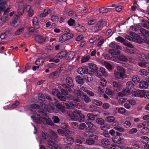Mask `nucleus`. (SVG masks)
I'll list each match as a JSON object with an SVG mask.
<instances>
[{"label":"nucleus","mask_w":149,"mask_h":149,"mask_svg":"<svg viewBox=\"0 0 149 149\" xmlns=\"http://www.w3.org/2000/svg\"><path fill=\"white\" fill-rule=\"evenodd\" d=\"M102 29V26L100 25V23L98 22L92 28V31L95 33L97 32Z\"/></svg>","instance_id":"23"},{"label":"nucleus","mask_w":149,"mask_h":149,"mask_svg":"<svg viewBox=\"0 0 149 149\" xmlns=\"http://www.w3.org/2000/svg\"><path fill=\"white\" fill-rule=\"evenodd\" d=\"M74 28L77 31L81 32H84L86 30L84 26L78 23L74 25Z\"/></svg>","instance_id":"19"},{"label":"nucleus","mask_w":149,"mask_h":149,"mask_svg":"<svg viewBox=\"0 0 149 149\" xmlns=\"http://www.w3.org/2000/svg\"><path fill=\"white\" fill-rule=\"evenodd\" d=\"M58 100H55L54 102H55L56 107V110H55L54 107H52V109L56 113L58 112V111L59 110L63 113H65V109H70V106L69 104L66 103H63V106L62 104H60L58 103Z\"/></svg>","instance_id":"2"},{"label":"nucleus","mask_w":149,"mask_h":149,"mask_svg":"<svg viewBox=\"0 0 149 149\" xmlns=\"http://www.w3.org/2000/svg\"><path fill=\"white\" fill-rule=\"evenodd\" d=\"M60 73V72L58 71H55L52 72L49 74V77L50 79H55Z\"/></svg>","instance_id":"35"},{"label":"nucleus","mask_w":149,"mask_h":149,"mask_svg":"<svg viewBox=\"0 0 149 149\" xmlns=\"http://www.w3.org/2000/svg\"><path fill=\"white\" fill-rule=\"evenodd\" d=\"M44 62V61L43 59L38 58L36 60L35 63L37 65H42Z\"/></svg>","instance_id":"46"},{"label":"nucleus","mask_w":149,"mask_h":149,"mask_svg":"<svg viewBox=\"0 0 149 149\" xmlns=\"http://www.w3.org/2000/svg\"><path fill=\"white\" fill-rule=\"evenodd\" d=\"M77 145L80 146V144L85 143V139L82 137H78L75 141Z\"/></svg>","instance_id":"33"},{"label":"nucleus","mask_w":149,"mask_h":149,"mask_svg":"<svg viewBox=\"0 0 149 149\" xmlns=\"http://www.w3.org/2000/svg\"><path fill=\"white\" fill-rule=\"evenodd\" d=\"M22 13H20V14L19 13H17L14 15L13 21L15 22H15L17 23L19 22L18 18L20 15H22Z\"/></svg>","instance_id":"41"},{"label":"nucleus","mask_w":149,"mask_h":149,"mask_svg":"<svg viewBox=\"0 0 149 149\" xmlns=\"http://www.w3.org/2000/svg\"><path fill=\"white\" fill-rule=\"evenodd\" d=\"M145 92V91L142 90L134 91L132 92V95L134 97H143L144 95V92Z\"/></svg>","instance_id":"18"},{"label":"nucleus","mask_w":149,"mask_h":149,"mask_svg":"<svg viewBox=\"0 0 149 149\" xmlns=\"http://www.w3.org/2000/svg\"><path fill=\"white\" fill-rule=\"evenodd\" d=\"M139 60L141 61L138 63L139 65L141 67L145 68L147 67V64H149V61H145L142 57H139Z\"/></svg>","instance_id":"24"},{"label":"nucleus","mask_w":149,"mask_h":149,"mask_svg":"<svg viewBox=\"0 0 149 149\" xmlns=\"http://www.w3.org/2000/svg\"><path fill=\"white\" fill-rule=\"evenodd\" d=\"M78 110H72L68 112V116L72 120L76 121Z\"/></svg>","instance_id":"12"},{"label":"nucleus","mask_w":149,"mask_h":149,"mask_svg":"<svg viewBox=\"0 0 149 149\" xmlns=\"http://www.w3.org/2000/svg\"><path fill=\"white\" fill-rule=\"evenodd\" d=\"M96 123L101 125H102L104 123V120L101 118H98L96 119Z\"/></svg>","instance_id":"54"},{"label":"nucleus","mask_w":149,"mask_h":149,"mask_svg":"<svg viewBox=\"0 0 149 149\" xmlns=\"http://www.w3.org/2000/svg\"><path fill=\"white\" fill-rule=\"evenodd\" d=\"M24 10L28 13V15L29 17H31L33 15V10L31 8V6L30 5H27L26 7L23 10L22 12L23 13Z\"/></svg>","instance_id":"22"},{"label":"nucleus","mask_w":149,"mask_h":149,"mask_svg":"<svg viewBox=\"0 0 149 149\" xmlns=\"http://www.w3.org/2000/svg\"><path fill=\"white\" fill-rule=\"evenodd\" d=\"M127 60V57L123 55L120 54L115 56V61L119 63V61L126 62Z\"/></svg>","instance_id":"17"},{"label":"nucleus","mask_w":149,"mask_h":149,"mask_svg":"<svg viewBox=\"0 0 149 149\" xmlns=\"http://www.w3.org/2000/svg\"><path fill=\"white\" fill-rule=\"evenodd\" d=\"M61 94L63 96H65L66 97V95H68V92H69V91L66 90L65 88H62L61 89Z\"/></svg>","instance_id":"53"},{"label":"nucleus","mask_w":149,"mask_h":149,"mask_svg":"<svg viewBox=\"0 0 149 149\" xmlns=\"http://www.w3.org/2000/svg\"><path fill=\"white\" fill-rule=\"evenodd\" d=\"M112 54H105L104 56V58L107 60H109L115 61V56H113Z\"/></svg>","instance_id":"39"},{"label":"nucleus","mask_w":149,"mask_h":149,"mask_svg":"<svg viewBox=\"0 0 149 149\" xmlns=\"http://www.w3.org/2000/svg\"><path fill=\"white\" fill-rule=\"evenodd\" d=\"M87 67L88 68V69L89 74L90 76L96 72L98 68L95 64L92 63H89Z\"/></svg>","instance_id":"10"},{"label":"nucleus","mask_w":149,"mask_h":149,"mask_svg":"<svg viewBox=\"0 0 149 149\" xmlns=\"http://www.w3.org/2000/svg\"><path fill=\"white\" fill-rule=\"evenodd\" d=\"M77 117V120L79 122H82L84 121L85 119V116L81 112V111L79 110L78 111V113Z\"/></svg>","instance_id":"21"},{"label":"nucleus","mask_w":149,"mask_h":149,"mask_svg":"<svg viewBox=\"0 0 149 149\" xmlns=\"http://www.w3.org/2000/svg\"><path fill=\"white\" fill-rule=\"evenodd\" d=\"M86 130L89 131L92 133H93L97 129V127L91 122H86Z\"/></svg>","instance_id":"11"},{"label":"nucleus","mask_w":149,"mask_h":149,"mask_svg":"<svg viewBox=\"0 0 149 149\" xmlns=\"http://www.w3.org/2000/svg\"><path fill=\"white\" fill-rule=\"evenodd\" d=\"M115 77L117 79H123L125 78V74L120 72H119L116 71L114 72Z\"/></svg>","instance_id":"28"},{"label":"nucleus","mask_w":149,"mask_h":149,"mask_svg":"<svg viewBox=\"0 0 149 149\" xmlns=\"http://www.w3.org/2000/svg\"><path fill=\"white\" fill-rule=\"evenodd\" d=\"M98 139V136L97 135L93 134H91L89 137L85 140V143L88 145H92L95 142V140Z\"/></svg>","instance_id":"8"},{"label":"nucleus","mask_w":149,"mask_h":149,"mask_svg":"<svg viewBox=\"0 0 149 149\" xmlns=\"http://www.w3.org/2000/svg\"><path fill=\"white\" fill-rule=\"evenodd\" d=\"M52 12L51 10L49 8H47L44 9L43 12L40 15V17H45Z\"/></svg>","instance_id":"26"},{"label":"nucleus","mask_w":149,"mask_h":149,"mask_svg":"<svg viewBox=\"0 0 149 149\" xmlns=\"http://www.w3.org/2000/svg\"><path fill=\"white\" fill-rule=\"evenodd\" d=\"M38 100H36L38 102L35 104H32L31 105V107L32 109H39L40 107L45 108V104L43 102L45 100V97L42 93H39L38 94Z\"/></svg>","instance_id":"1"},{"label":"nucleus","mask_w":149,"mask_h":149,"mask_svg":"<svg viewBox=\"0 0 149 149\" xmlns=\"http://www.w3.org/2000/svg\"><path fill=\"white\" fill-rule=\"evenodd\" d=\"M75 55V54L73 52H67L65 59H72L74 58Z\"/></svg>","instance_id":"38"},{"label":"nucleus","mask_w":149,"mask_h":149,"mask_svg":"<svg viewBox=\"0 0 149 149\" xmlns=\"http://www.w3.org/2000/svg\"><path fill=\"white\" fill-rule=\"evenodd\" d=\"M112 140L113 141L116 143H121V139L119 136H115L112 138Z\"/></svg>","instance_id":"43"},{"label":"nucleus","mask_w":149,"mask_h":149,"mask_svg":"<svg viewBox=\"0 0 149 149\" xmlns=\"http://www.w3.org/2000/svg\"><path fill=\"white\" fill-rule=\"evenodd\" d=\"M118 112L122 114L126 115V110L123 107H120L118 109Z\"/></svg>","instance_id":"47"},{"label":"nucleus","mask_w":149,"mask_h":149,"mask_svg":"<svg viewBox=\"0 0 149 149\" xmlns=\"http://www.w3.org/2000/svg\"><path fill=\"white\" fill-rule=\"evenodd\" d=\"M112 89L115 91H120L122 88V86L121 84L116 81L112 82Z\"/></svg>","instance_id":"15"},{"label":"nucleus","mask_w":149,"mask_h":149,"mask_svg":"<svg viewBox=\"0 0 149 149\" xmlns=\"http://www.w3.org/2000/svg\"><path fill=\"white\" fill-rule=\"evenodd\" d=\"M132 81L134 83L138 82L140 81L139 77L137 75H134L132 78Z\"/></svg>","instance_id":"64"},{"label":"nucleus","mask_w":149,"mask_h":149,"mask_svg":"<svg viewBox=\"0 0 149 149\" xmlns=\"http://www.w3.org/2000/svg\"><path fill=\"white\" fill-rule=\"evenodd\" d=\"M97 76L100 78L103 76H106L107 75V73L106 71L105 68L102 67H100V69L98 70L97 69V70L96 72Z\"/></svg>","instance_id":"13"},{"label":"nucleus","mask_w":149,"mask_h":149,"mask_svg":"<svg viewBox=\"0 0 149 149\" xmlns=\"http://www.w3.org/2000/svg\"><path fill=\"white\" fill-rule=\"evenodd\" d=\"M24 27L20 28L15 32V34L16 35H20L24 30Z\"/></svg>","instance_id":"62"},{"label":"nucleus","mask_w":149,"mask_h":149,"mask_svg":"<svg viewBox=\"0 0 149 149\" xmlns=\"http://www.w3.org/2000/svg\"><path fill=\"white\" fill-rule=\"evenodd\" d=\"M59 17L57 15H52L51 16V20L54 22H56L58 21Z\"/></svg>","instance_id":"55"},{"label":"nucleus","mask_w":149,"mask_h":149,"mask_svg":"<svg viewBox=\"0 0 149 149\" xmlns=\"http://www.w3.org/2000/svg\"><path fill=\"white\" fill-rule=\"evenodd\" d=\"M101 143L103 145L105 146H108L110 144V141L108 139H104L102 140Z\"/></svg>","instance_id":"56"},{"label":"nucleus","mask_w":149,"mask_h":149,"mask_svg":"<svg viewBox=\"0 0 149 149\" xmlns=\"http://www.w3.org/2000/svg\"><path fill=\"white\" fill-rule=\"evenodd\" d=\"M141 141L143 143H146L147 142L149 141V139L146 136H142L141 137Z\"/></svg>","instance_id":"52"},{"label":"nucleus","mask_w":149,"mask_h":149,"mask_svg":"<svg viewBox=\"0 0 149 149\" xmlns=\"http://www.w3.org/2000/svg\"><path fill=\"white\" fill-rule=\"evenodd\" d=\"M75 80L77 83L79 84H83L84 81L83 79L80 76H77L75 77Z\"/></svg>","instance_id":"36"},{"label":"nucleus","mask_w":149,"mask_h":149,"mask_svg":"<svg viewBox=\"0 0 149 149\" xmlns=\"http://www.w3.org/2000/svg\"><path fill=\"white\" fill-rule=\"evenodd\" d=\"M64 34L65 35L67 40L71 39L73 37L74 35L72 33H65Z\"/></svg>","instance_id":"60"},{"label":"nucleus","mask_w":149,"mask_h":149,"mask_svg":"<svg viewBox=\"0 0 149 149\" xmlns=\"http://www.w3.org/2000/svg\"><path fill=\"white\" fill-rule=\"evenodd\" d=\"M91 57L89 55H87L86 56H82L81 58V62L84 63L88 61L90 59Z\"/></svg>","instance_id":"49"},{"label":"nucleus","mask_w":149,"mask_h":149,"mask_svg":"<svg viewBox=\"0 0 149 149\" xmlns=\"http://www.w3.org/2000/svg\"><path fill=\"white\" fill-rule=\"evenodd\" d=\"M31 110L33 112V116H31V118L33 119V120L36 123L41 124L44 121H47V118L44 117H41L40 115L36 114L37 113L36 110L37 109H32Z\"/></svg>","instance_id":"4"},{"label":"nucleus","mask_w":149,"mask_h":149,"mask_svg":"<svg viewBox=\"0 0 149 149\" xmlns=\"http://www.w3.org/2000/svg\"><path fill=\"white\" fill-rule=\"evenodd\" d=\"M126 87L123 90V93L119 92L118 93V95L119 96H123L125 95H127L130 92V90H132L135 86L134 83L131 81H128L126 84Z\"/></svg>","instance_id":"5"},{"label":"nucleus","mask_w":149,"mask_h":149,"mask_svg":"<svg viewBox=\"0 0 149 149\" xmlns=\"http://www.w3.org/2000/svg\"><path fill=\"white\" fill-rule=\"evenodd\" d=\"M8 0H0V16L1 15V11L5 9V5L7 3Z\"/></svg>","instance_id":"25"},{"label":"nucleus","mask_w":149,"mask_h":149,"mask_svg":"<svg viewBox=\"0 0 149 149\" xmlns=\"http://www.w3.org/2000/svg\"><path fill=\"white\" fill-rule=\"evenodd\" d=\"M88 68L87 66L80 67L77 69V72L79 74L81 75L83 74H89Z\"/></svg>","instance_id":"16"},{"label":"nucleus","mask_w":149,"mask_h":149,"mask_svg":"<svg viewBox=\"0 0 149 149\" xmlns=\"http://www.w3.org/2000/svg\"><path fill=\"white\" fill-rule=\"evenodd\" d=\"M74 91L75 93H73L75 95V97H74L73 98V100L74 102H79L80 101V98H81L82 95V93L81 92H79L77 93V91L74 90Z\"/></svg>","instance_id":"20"},{"label":"nucleus","mask_w":149,"mask_h":149,"mask_svg":"<svg viewBox=\"0 0 149 149\" xmlns=\"http://www.w3.org/2000/svg\"><path fill=\"white\" fill-rule=\"evenodd\" d=\"M32 21L33 25L37 29L40 28L38 20L36 17H34L32 20Z\"/></svg>","instance_id":"32"},{"label":"nucleus","mask_w":149,"mask_h":149,"mask_svg":"<svg viewBox=\"0 0 149 149\" xmlns=\"http://www.w3.org/2000/svg\"><path fill=\"white\" fill-rule=\"evenodd\" d=\"M105 93L109 95L112 96L114 93V92L112 90L111 88L107 87L106 89Z\"/></svg>","instance_id":"44"},{"label":"nucleus","mask_w":149,"mask_h":149,"mask_svg":"<svg viewBox=\"0 0 149 149\" xmlns=\"http://www.w3.org/2000/svg\"><path fill=\"white\" fill-rule=\"evenodd\" d=\"M110 127V126L109 125L107 124V123H104V124H103L100 126V128L101 129L103 130H104L106 129H109Z\"/></svg>","instance_id":"57"},{"label":"nucleus","mask_w":149,"mask_h":149,"mask_svg":"<svg viewBox=\"0 0 149 149\" xmlns=\"http://www.w3.org/2000/svg\"><path fill=\"white\" fill-rule=\"evenodd\" d=\"M139 74L143 76H144L148 74V72L145 69H142L139 70Z\"/></svg>","instance_id":"45"},{"label":"nucleus","mask_w":149,"mask_h":149,"mask_svg":"<svg viewBox=\"0 0 149 149\" xmlns=\"http://www.w3.org/2000/svg\"><path fill=\"white\" fill-rule=\"evenodd\" d=\"M146 39V37L145 36L141 37L139 35L138 37H136L135 42L139 44H141L143 41L144 42V40Z\"/></svg>","instance_id":"31"},{"label":"nucleus","mask_w":149,"mask_h":149,"mask_svg":"<svg viewBox=\"0 0 149 149\" xmlns=\"http://www.w3.org/2000/svg\"><path fill=\"white\" fill-rule=\"evenodd\" d=\"M104 66L109 70H111L113 68V66L109 63L104 61Z\"/></svg>","instance_id":"50"},{"label":"nucleus","mask_w":149,"mask_h":149,"mask_svg":"<svg viewBox=\"0 0 149 149\" xmlns=\"http://www.w3.org/2000/svg\"><path fill=\"white\" fill-rule=\"evenodd\" d=\"M110 46L113 48L112 49L109 50V53L112 54L118 55L120 54L121 48L118 45L115 43H111L110 45Z\"/></svg>","instance_id":"7"},{"label":"nucleus","mask_w":149,"mask_h":149,"mask_svg":"<svg viewBox=\"0 0 149 149\" xmlns=\"http://www.w3.org/2000/svg\"><path fill=\"white\" fill-rule=\"evenodd\" d=\"M63 88L70 93H75L74 89L72 88L74 86L73 79L71 77H68L65 79V83L62 85Z\"/></svg>","instance_id":"3"},{"label":"nucleus","mask_w":149,"mask_h":149,"mask_svg":"<svg viewBox=\"0 0 149 149\" xmlns=\"http://www.w3.org/2000/svg\"><path fill=\"white\" fill-rule=\"evenodd\" d=\"M117 69L118 70L120 71V72L125 74V70L123 67L120 66H117Z\"/></svg>","instance_id":"63"},{"label":"nucleus","mask_w":149,"mask_h":149,"mask_svg":"<svg viewBox=\"0 0 149 149\" xmlns=\"http://www.w3.org/2000/svg\"><path fill=\"white\" fill-rule=\"evenodd\" d=\"M87 116L89 119L94 120L97 117V114H94L92 113H89L87 114Z\"/></svg>","instance_id":"40"},{"label":"nucleus","mask_w":149,"mask_h":149,"mask_svg":"<svg viewBox=\"0 0 149 149\" xmlns=\"http://www.w3.org/2000/svg\"><path fill=\"white\" fill-rule=\"evenodd\" d=\"M149 131V129L145 125V126L141 129V132L143 134L146 135L148 133Z\"/></svg>","instance_id":"58"},{"label":"nucleus","mask_w":149,"mask_h":149,"mask_svg":"<svg viewBox=\"0 0 149 149\" xmlns=\"http://www.w3.org/2000/svg\"><path fill=\"white\" fill-rule=\"evenodd\" d=\"M112 10L111 8H105L103 7L100 8L98 10L100 13H107Z\"/></svg>","instance_id":"34"},{"label":"nucleus","mask_w":149,"mask_h":149,"mask_svg":"<svg viewBox=\"0 0 149 149\" xmlns=\"http://www.w3.org/2000/svg\"><path fill=\"white\" fill-rule=\"evenodd\" d=\"M79 130H83L84 128H86V124L84 123H81L78 126Z\"/></svg>","instance_id":"61"},{"label":"nucleus","mask_w":149,"mask_h":149,"mask_svg":"<svg viewBox=\"0 0 149 149\" xmlns=\"http://www.w3.org/2000/svg\"><path fill=\"white\" fill-rule=\"evenodd\" d=\"M63 140L65 142L68 144H72L74 142L73 138L71 136H65L63 138Z\"/></svg>","instance_id":"27"},{"label":"nucleus","mask_w":149,"mask_h":149,"mask_svg":"<svg viewBox=\"0 0 149 149\" xmlns=\"http://www.w3.org/2000/svg\"><path fill=\"white\" fill-rule=\"evenodd\" d=\"M52 94L53 95L56 96L58 99L61 101H65L66 100V97L62 95L58 89H53Z\"/></svg>","instance_id":"9"},{"label":"nucleus","mask_w":149,"mask_h":149,"mask_svg":"<svg viewBox=\"0 0 149 149\" xmlns=\"http://www.w3.org/2000/svg\"><path fill=\"white\" fill-rule=\"evenodd\" d=\"M57 138L56 134L55 132H52V136H49V139L47 141L48 147L49 148L52 149L53 146V145H56L57 144L56 139Z\"/></svg>","instance_id":"6"},{"label":"nucleus","mask_w":149,"mask_h":149,"mask_svg":"<svg viewBox=\"0 0 149 149\" xmlns=\"http://www.w3.org/2000/svg\"><path fill=\"white\" fill-rule=\"evenodd\" d=\"M148 82L144 81H141L139 84V88L143 89H145L148 87Z\"/></svg>","instance_id":"29"},{"label":"nucleus","mask_w":149,"mask_h":149,"mask_svg":"<svg viewBox=\"0 0 149 149\" xmlns=\"http://www.w3.org/2000/svg\"><path fill=\"white\" fill-rule=\"evenodd\" d=\"M115 40L117 42L123 43V45L125 42V39L120 36L116 38Z\"/></svg>","instance_id":"48"},{"label":"nucleus","mask_w":149,"mask_h":149,"mask_svg":"<svg viewBox=\"0 0 149 149\" xmlns=\"http://www.w3.org/2000/svg\"><path fill=\"white\" fill-rule=\"evenodd\" d=\"M81 98H82L83 99L84 101L86 103L89 102L91 101V99L87 96L84 95L83 93L82 95Z\"/></svg>","instance_id":"51"},{"label":"nucleus","mask_w":149,"mask_h":149,"mask_svg":"<svg viewBox=\"0 0 149 149\" xmlns=\"http://www.w3.org/2000/svg\"><path fill=\"white\" fill-rule=\"evenodd\" d=\"M140 31L141 33V34L140 35L141 37H146V39L148 37L147 36L149 35V32L147 30L142 28L140 29Z\"/></svg>","instance_id":"30"},{"label":"nucleus","mask_w":149,"mask_h":149,"mask_svg":"<svg viewBox=\"0 0 149 149\" xmlns=\"http://www.w3.org/2000/svg\"><path fill=\"white\" fill-rule=\"evenodd\" d=\"M59 41L61 43H63L65 41L67 40V38L65 37V34H63L60 37L59 39Z\"/></svg>","instance_id":"59"},{"label":"nucleus","mask_w":149,"mask_h":149,"mask_svg":"<svg viewBox=\"0 0 149 149\" xmlns=\"http://www.w3.org/2000/svg\"><path fill=\"white\" fill-rule=\"evenodd\" d=\"M115 120V117L112 116H109L105 118V121L109 123L113 122Z\"/></svg>","instance_id":"42"},{"label":"nucleus","mask_w":149,"mask_h":149,"mask_svg":"<svg viewBox=\"0 0 149 149\" xmlns=\"http://www.w3.org/2000/svg\"><path fill=\"white\" fill-rule=\"evenodd\" d=\"M77 88L78 89V91H77V93L79 92H81V91H84L86 92L87 90V88L85 87L83 84H79L77 86Z\"/></svg>","instance_id":"37"},{"label":"nucleus","mask_w":149,"mask_h":149,"mask_svg":"<svg viewBox=\"0 0 149 149\" xmlns=\"http://www.w3.org/2000/svg\"><path fill=\"white\" fill-rule=\"evenodd\" d=\"M36 40L39 43L42 44L48 40V37L47 36L45 38L40 35L36 36L35 37Z\"/></svg>","instance_id":"14"}]
</instances>
